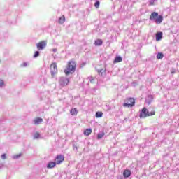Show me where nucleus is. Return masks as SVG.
<instances>
[{"mask_svg": "<svg viewBox=\"0 0 179 179\" xmlns=\"http://www.w3.org/2000/svg\"><path fill=\"white\" fill-rule=\"evenodd\" d=\"M150 20L155 22L157 24H160L163 22V17L159 15V13L152 12L150 16Z\"/></svg>", "mask_w": 179, "mask_h": 179, "instance_id": "obj_1", "label": "nucleus"}, {"mask_svg": "<svg viewBox=\"0 0 179 179\" xmlns=\"http://www.w3.org/2000/svg\"><path fill=\"white\" fill-rule=\"evenodd\" d=\"M76 71V63L75 62H69L67 67L64 70V73L66 75H69L73 73Z\"/></svg>", "mask_w": 179, "mask_h": 179, "instance_id": "obj_2", "label": "nucleus"}, {"mask_svg": "<svg viewBox=\"0 0 179 179\" xmlns=\"http://www.w3.org/2000/svg\"><path fill=\"white\" fill-rule=\"evenodd\" d=\"M156 113L155 110L149 111L146 108H143L139 115L140 118H146V117H150V115H155Z\"/></svg>", "mask_w": 179, "mask_h": 179, "instance_id": "obj_3", "label": "nucleus"}, {"mask_svg": "<svg viewBox=\"0 0 179 179\" xmlns=\"http://www.w3.org/2000/svg\"><path fill=\"white\" fill-rule=\"evenodd\" d=\"M59 85L61 87H65V86H68L69 85V78L66 77H59Z\"/></svg>", "mask_w": 179, "mask_h": 179, "instance_id": "obj_4", "label": "nucleus"}, {"mask_svg": "<svg viewBox=\"0 0 179 179\" xmlns=\"http://www.w3.org/2000/svg\"><path fill=\"white\" fill-rule=\"evenodd\" d=\"M50 73L52 76H54L58 73V68L57 67V63H52L50 65Z\"/></svg>", "mask_w": 179, "mask_h": 179, "instance_id": "obj_5", "label": "nucleus"}, {"mask_svg": "<svg viewBox=\"0 0 179 179\" xmlns=\"http://www.w3.org/2000/svg\"><path fill=\"white\" fill-rule=\"evenodd\" d=\"M128 101L123 104L124 107H134L135 106V99L133 98H129Z\"/></svg>", "mask_w": 179, "mask_h": 179, "instance_id": "obj_6", "label": "nucleus"}, {"mask_svg": "<svg viewBox=\"0 0 179 179\" xmlns=\"http://www.w3.org/2000/svg\"><path fill=\"white\" fill-rule=\"evenodd\" d=\"M64 160H65V157L62 155H59L56 157L55 162H56V164H61Z\"/></svg>", "mask_w": 179, "mask_h": 179, "instance_id": "obj_7", "label": "nucleus"}, {"mask_svg": "<svg viewBox=\"0 0 179 179\" xmlns=\"http://www.w3.org/2000/svg\"><path fill=\"white\" fill-rule=\"evenodd\" d=\"M38 50H44V48L45 47V41H41L36 45Z\"/></svg>", "mask_w": 179, "mask_h": 179, "instance_id": "obj_8", "label": "nucleus"}, {"mask_svg": "<svg viewBox=\"0 0 179 179\" xmlns=\"http://www.w3.org/2000/svg\"><path fill=\"white\" fill-rule=\"evenodd\" d=\"M152 101H153V96L149 95L145 98V104H148V106H150Z\"/></svg>", "mask_w": 179, "mask_h": 179, "instance_id": "obj_9", "label": "nucleus"}, {"mask_svg": "<svg viewBox=\"0 0 179 179\" xmlns=\"http://www.w3.org/2000/svg\"><path fill=\"white\" fill-rule=\"evenodd\" d=\"M41 122H43V118L41 117H36L34 120V124H35V125H38V124H41Z\"/></svg>", "mask_w": 179, "mask_h": 179, "instance_id": "obj_10", "label": "nucleus"}, {"mask_svg": "<svg viewBox=\"0 0 179 179\" xmlns=\"http://www.w3.org/2000/svg\"><path fill=\"white\" fill-rule=\"evenodd\" d=\"M55 166H57V162H50L47 164V169H54Z\"/></svg>", "mask_w": 179, "mask_h": 179, "instance_id": "obj_11", "label": "nucleus"}, {"mask_svg": "<svg viewBox=\"0 0 179 179\" xmlns=\"http://www.w3.org/2000/svg\"><path fill=\"white\" fill-rule=\"evenodd\" d=\"M163 38V32H158L156 34V41H160Z\"/></svg>", "mask_w": 179, "mask_h": 179, "instance_id": "obj_12", "label": "nucleus"}, {"mask_svg": "<svg viewBox=\"0 0 179 179\" xmlns=\"http://www.w3.org/2000/svg\"><path fill=\"white\" fill-rule=\"evenodd\" d=\"M123 176L126 178H128V177H129L131 176V171H129L128 169L124 170V171L123 173Z\"/></svg>", "mask_w": 179, "mask_h": 179, "instance_id": "obj_13", "label": "nucleus"}, {"mask_svg": "<svg viewBox=\"0 0 179 179\" xmlns=\"http://www.w3.org/2000/svg\"><path fill=\"white\" fill-rule=\"evenodd\" d=\"M92 134V129H87L84 131V135L89 136Z\"/></svg>", "mask_w": 179, "mask_h": 179, "instance_id": "obj_14", "label": "nucleus"}, {"mask_svg": "<svg viewBox=\"0 0 179 179\" xmlns=\"http://www.w3.org/2000/svg\"><path fill=\"white\" fill-rule=\"evenodd\" d=\"M94 44H95V45L100 46L103 44V41L101 40V39H97V40L95 41Z\"/></svg>", "mask_w": 179, "mask_h": 179, "instance_id": "obj_15", "label": "nucleus"}, {"mask_svg": "<svg viewBox=\"0 0 179 179\" xmlns=\"http://www.w3.org/2000/svg\"><path fill=\"white\" fill-rule=\"evenodd\" d=\"M70 113L71 114V115H76V114H78V110L76 108H72L70 110Z\"/></svg>", "mask_w": 179, "mask_h": 179, "instance_id": "obj_16", "label": "nucleus"}, {"mask_svg": "<svg viewBox=\"0 0 179 179\" xmlns=\"http://www.w3.org/2000/svg\"><path fill=\"white\" fill-rule=\"evenodd\" d=\"M122 62V57H121L120 56H117L115 58L114 62L117 63V62Z\"/></svg>", "mask_w": 179, "mask_h": 179, "instance_id": "obj_17", "label": "nucleus"}, {"mask_svg": "<svg viewBox=\"0 0 179 179\" xmlns=\"http://www.w3.org/2000/svg\"><path fill=\"white\" fill-rule=\"evenodd\" d=\"M98 73H99L101 76H104V73H106V70H105V69H100V70H98Z\"/></svg>", "mask_w": 179, "mask_h": 179, "instance_id": "obj_18", "label": "nucleus"}, {"mask_svg": "<svg viewBox=\"0 0 179 179\" xmlns=\"http://www.w3.org/2000/svg\"><path fill=\"white\" fill-rule=\"evenodd\" d=\"M95 117L96 118H101V117H103V112H96L95 114Z\"/></svg>", "mask_w": 179, "mask_h": 179, "instance_id": "obj_19", "label": "nucleus"}, {"mask_svg": "<svg viewBox=\"0 0 179 179\" xmlns=\"http://www.w3.org/2000/svg\"><path fill=\"white\" fill-rule=\"evenodd\" d=\"M65 22V17H62L59 19V23L60 24H64V23Z\"/></svg>", "mask_w": 179, "mask_h": 179, "instance_id": "obj_20", "label": "nucleus"}, {"mask_svg": "<svg viewBox=\"0 0 179 179\" xmlns=\"http://www.w3.org/2000/svg\"><path fill=\"white\" fill-rule=\"evenodd\" d=\"M163 57H164V55H163V53L159 52L157 55V59H163Z\"/></svg>", "mask_w": 179, "mask_h": 179, "instance_id": "obj_21", "label": "nucleus"}, {"mask_svg": "<svg viewBox=\"0 0 179 179\" xmlns=\"http://www.w3.org/2000/svg\"><path fill=\"white\" fill-rule=\"evenodd\" d=\"M104 135H105L104 132H102L101 134H98L97 139H101L102 138L104 137Z\"/></svg>", "mask_w": 179, "mask_h": 179, "instance_id": "obj_22", "label": "nucleus"}, {"mask_svg": "<svg viewBox=\"0 0 179 179\" xmlns=\"http://www.w3.org/2000/svg\"><path fill=\"white\" fill-rule=\"evenodd\" d=\"M38 138H40V133L38 132L35 133L34 135V139H38Z\"/></svg>", "mask_w": 179, "mask_h": 179, "instance_id": "obj_23", "label": "nucleus"}, {"mask_svg": "<svg viewBox=\"0 0 179 179\" xmlns=\"http://www.w3.org/2000/svg\"><path fill=\"white\" fill-rule=\"evenodd\" d=\"M95 8H99L100 6V1H96L94 3Z\"/></svg>", "mask_w": 179, "mask_h": 179, "instance_id": "obj_24", "label": "nucleus"}, {"mask_svg": "<svg viewBox=\"0 0 179 179\" xmlns=\"http://www.w3.org/2000/svg\"><path fill=\"white\" fill-rule=\"evenodd\" d=\"M40 55V52L38 51H36L34 55V58H37Z\"/></svg>", "mask_w": 179, "mask_h": 179, "instance_id": "obj_25", "label": "nucleus"}, {"mask_svg": "<svg viewBox=\"0 0 179 179\" xmlns=\"http://www.w3.org/2000/svg\"><path fill=\"white\" fill-rule=\"evenodd\" d=\"M1 159H3V160H5V159H6V154H3L1 155Z\"/></svg>", "mask_w": 179, "mask_h": 179, "instance_id": "obj_26", "label": "nucleus"}, {"mask_svg": "<svg viewBox=\"0 0 179 179\" xmlns=\"http://www.w3.org/2000/svg\"><path fill=\"white\" fill-rule=\"evenodd\" d=\"M20 154H19V155H15V156H14V159H19V157H20Z\"/></svg>", "mask_w": 179, "mask_h": 179, "instance_id": "obj_27", "label": "nucleus"}, {"mask_svg": "<svg viewBox=\"0 0 179 179\" xmlns=\"http://www.w3.org/2000/svg\"><path fill=\"white\" fill-rule=\"evenodd\" d=\"M3 85H4L3 81L1 80V81H0V87H1V86H3Z\"/></svg>", "mask_w": 179, "mask_h": 179, "instance_id": "obj_28", "label": "nucleus"}, {"mask_svg": "<svg viewBox=\"0 0 179 179\" xmlns=\"http://www.w3.org/2000/svg\"><path fill=\"white\" fill-rule=\"evenodd\" d=\"M73 149H76V150H78V148L76 145H75V144H73Z\"/></svg>", "mask_w": 179, "mask_h": 179, "instance_id": "obj_29", "label": "nucleus"}, {"mask_svg": "<svg viewBox=\"0 0 179 179\" xmlns=\"http://www.w3.org/2000/svg\"><path fill=\"white\" fill-rule=\"evenodd\" d=\"M93 80H94V79L93 78H91L90 79V81L91 82V83H93Z\"/></svg>", "mask_w": 179, "mask_h": 179, "instance_id": "obj_30", "label": "nucleus"}, {"mask_svg": "<svg viewBox=\"0 0 179 179\" xmlns=\"http://www.w3.org/2000/svg\"><path fill=\"white\" fill-rule=\"evenodd\" d=\"M53 52H57V49H53Z\"/></svg>", "mask_w": 179, "mask_h": 179, "instance_id": "obj_31", "label": "nucleus"}, {"mask_svg": "<svg viewBox=\"0 0 179 179\" xmlns=\"http://www.w3.org/2000/svg\"><path fill=\"white\" fill-rule=\"evenodd\" d=\"M150 5H153V2L151 1V2L150 3Z\"/></svg>", "mask_w": 179, "mask_h": 179, "instance_id": "obj_32", "label": "nucleus"}]
</instances>
